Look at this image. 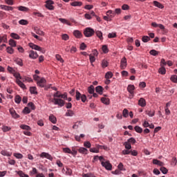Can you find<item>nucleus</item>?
Returning a JSON list of instances; mask_svg holds the SVG:
<instances>
[{
	"label": "nucleus",
	"instance_id": "nucleus-24",
	"mask_svg": "<svg viewBox=\"0 0 177 177\" xmlns=\"http://www.w3.org/2000/svg\"><path fill=\"white\" fill-rule=\"evenodd\" d=\"M59 21H61V23H63V24H67V26H71V23L66 19L59 18Z\"/></svg>",
	"mask_w": 177,
	"mask_h": 177
},
{
	"label": "nucleus",
	"instance_id": "nucleus-57",
	"mask_svg": "<svg viewBox=\"0 0 177 177\" xmlns=\"http://www.w3.org/2000/svg\"><path fill=\"white\" fill-rule=\"evenodd\" d=\"M149 53L150 55H152V56H157V55H158V51L156 50H151Z\"/></svg>",
	"mask_w": 177,
	"mask_h": 177
},
{
	"label": "nucleus",
	"instance_id": "nucleus-53",
	"mask_svg": "<svg viewBox=\"0 0 177 177\" xmlns=\"http://www.w3.org/2000/svg\"><path fill=\"white\" fill-rule=\"evenodd\" d=\"M31 35H32V37H34V38H35L38 41H42V39L39 36L35 35V33H34L32 32H31Z\"/></svg>",
	"mask_w": 177,
	"mask_h": 177
},
{
	"label": "nucleus",
	"instance_id": "nucleus-58",
	"mask_svg": "<svg viewBox=\"0 0 177 177\" xmlns=\"http://www.w3.org/2000/svg\"><path fill=\"white\" fill-rule=\"evenodd\" d=\"M14 157H16V158H18V159H21V158H23V154L15 153Z\"/></svg>",
	"mask_w": 177,
	"mask_h": 177
},
{
	"label": "nucleus",
	"instance_id": "nucleus-46",
	"mask_svg": "<svg viewBox=\"0 0 177 177\" xmlns=\"http://www.w3.org/2000/svg\"><path fill=\"white\" fill-rule=\"evenodd\" d=\"M10 37L14 39H20V36H19V35H17V33H11Z\"/></svg>",
	"mask_w": 177,
	"mask_h": 177
},
{
	"label": "nucleus",
	"instance_id": "nucleus-9",
	"mask_svg": "<svg viewBox=\"0 0 177 177\" xmlns=\"http://www.w3.org/2000/svg\"><path fill=\"white\" fill-rule=\"evenodd\" d=\"M38 86H40V88H44L45 85H46V80L45 78L42 77L37 82Z\"/></svg>",
	"mask_w": 177,
	"mask_h": 177
},
{
	"label": "nucleus",
	"instance_id": "nucleus-55",
	"mask_svg": "<svg viewBox=\"0 0 177 177\" xmlns=\"http://www.w3.org/2000/svg\"><path fill=\"white\" fill-rule=\"evenodd\" d=\"M89 60L91 63H94V62L96 60V58H95V56H93L92 54L89 55Z\"/></svg>",
	"mask_w": 177,
	"mask_h": 177
},
{
	"label": "nucleus",
	"instance_id": "nucleus-8",
	"mask_svg": "<svg viewBox=\"0 0 177 177\" xmlns=\"http://www.w3.org/2000/svg\"><path fill=\"white\" fill-rule=\"evenodd\" d=\"M40 157L41 158H47L48 160H50V161H52V160H53V157H52V156L46 152H43L40 154Z\"/></svg>",
	"mask_w": 177,
	"mask_h": 177
},
{
	"label": "nucleus",
	"instance_id": "nucleus-26",
	"mask_svg": "<svg viewBox=\"0 0 177 177\" xmlns=\"http://www.w3.org/2000/svg\"><path fill=\"white\" fill-rule=\"evenodd\" d=\"M101 102H102V103H103L104 104H106V105L110 104V100H109V98L102 97V98H101Z\"/></svg>",
	"mask_w": 177,
	"mask_h": 177
},
{
	"label": "nucleus",
	"instance_id": "nucleus-38",
	"mask_svg": "<svg viewBox=\"0 0 177 177\" xmlns=\"http://www.w3.org/2000/svg\"><path fill=\"white\" fill-rule=\"evenodd\" d=\"M107 16H111V17H114L115 16V12L111 10H109L106 12Z\"/></svg>",
	"mask_w": 177,
	"mask_h": 177
},
{
	"label": "nucleus",
	"instance_id": "nucleus-19",
	"mask_svg": "<svg viewBox=\"0 0 177 177\" xmlns=\"http://www.w3.org/2000/svg\"><path fill=\"white\" fill-rule=\"evenodd\" d=\"M14 62L18 64V66H20L21 67H23V60L20 58H14Z\"/></svg>",
	"mask_w": 177,
	"mask_h": 177
},
{
	"label": "nucleus",
	"instance_id": "nucleus-29",
	"mask_svg": "<svg viewBox=\"0 0 177 177\" xmlns=\"http://www.w3.org/2000/svg\"><path fill=\"white\" fill-rule=\"evenodd\" d=\"M71 6H82V2L81 1H74L71 3Z\"/></svg>",
	"mask_w": 177,
	"mask_h": 177
},
{
	"label": "nucleus",
	"instance_id": "nucleus-37",
	"mask_svg": "<svg viewBox=\"0 0 177 177\" xmlns=\"http://www.w3.org/2000/svg\"><path fill=\"white\" fill-rule=\"evenodd\" d=\"M15 102L17 104H20V102H21V97H20V95H16L15 98Z\"/></svg>",
	"mask_w": 177,
	"mask_h": 177
},
{
	"label": "nucleus",
	"instance_id": "nucleus-1",
	"mask_svg": "<svg viewBox=\"0 0 177 177\" xmlns=\"http://www.w3.org/2000/svg\"><path fill=\"white\" fill-rule=\"evenodd\" d=\"M53 102V104H55V106H59V107H63V106L66 104V102L62 100V98H54Z\"/></svg>",
	"mask_w": 177,
	"mask_h": 177
},
{
	"label": "nucleus",
	"instance_id": "nucleus-5",
	"mask_svg": "<svg viewBox=\"0 0 177 177\" xmlns=\"http://www.w3.org/2000/svg\"><path fill=\"white\" fill-rule=\"evenodd\" d=\"M101 164L102 167H104L105 169H107V171H111L113 165H111L110 162H102Z\"/></svg>",
	"mask_w": 177,
	"mask_h": 177
},
{
	"label": "nucleus",
	"instance_id": "nucleus-43",
	"mask_svg": "<svg viewBox=\"0 0 177 177\" xmlns=\"http://www.w3.org/2000/svg\"><path fill=\"white\" fill-rule=\"evenodd\" d=\"M170 80L172 82H174V84H177V75H171V77H170Z\"/></svg>",
	"mask_w": 177,
	"mask_h": 177
},
{
	"label": "nucleus",
	"instance_id": "nucleus-11",
	"mask_svg": "<svg viewBox=\"0 0 177 177\" xmlns=\"http://www.w3.org/2000/svg\"><path fill=\"white\" fill-rule=\"evenodd\" d=\"M125 67H127V58L123 57L120 62V68L122 70H125Z\"/></svg>",
	"mask_w": 177,
	"mask_h": 177
},
{
	"label": "nucleus",
	"instance_id": "nucleus-17",
	"mask_svg": "<svg viewBox=\"0 0 177 177\" xmlns=\"http://www.w3.org/2000/svg\"><path fill=\"white\" fill-rule=\"evenodd\" d=\"M145 114H147V115H149V117H154L155 114H156V111L154 110H147L145 111Z\"/></svg>",
	"mask_w": 177,
	"mask_h": 177
},
{
	"label": "nucleus",
	"instance_id": "nucleus-59",
	"mask_svg": "<svg viewBox=\"0 0 177 177\" xmlns=\"http://www.w3.org/2000/svg\"><path fill=\"white\" fill-rule=\"evenodd\" d=\"M160 171L162 172L165 175L168 174V169L164 167H160Z\"/></svg>",
	"mask_w": 177,
	"mask_h": 177
},
{
	"label": "nucleus",
	"instance_id": "nucleus-52",
	"mask_svg": "<svg viewBox=\"0 0 177 177\" xmlns=\"http://www.w3.org/2000/svg\"><path fill=\"white\" fill-rule=\"evenodd\" d=\"M127 142L131 145V143L132 144V145H135L136 143V140H135V138H130L128 140H127Z\"/></svg>",
	"mask_w": 177,
	"mask_h": 177
},
{
	"label": "nucleus",
	"instance_id": "nucleus-48",
	"mask_svg": "<svg viewBox=\"0 0 177 177\" xmlns=\"http://www.w3.org/2000/svg\"><path fill=\"white\" fill-rule=\"evenodd\" d=\"M13 75L15 78H17V80H23V77H21V76L20 75V73H14Z\"/></svg>",
	"mask_w": 177,
	"mask_h": 177
},
{
	"label": "nucleus",
	"instance_id": "nucleus-50",
	"mask_svg": "<svg viewBox=\"0 0 177 177\" xmlns=\"http://www.w3.org/2000/svg\"><path fill=\"white\" fill-rule=\"evenodd\" d=\"M21 80H22L23 82H26V81H27L28 82H32V79L30 77H25Z\"/></svg>",
	"mask_w": 177,
	"mask_h": 177
},
{
	"label": "nucleus",
	"instance_id": "nucleus-23",
	"mask_svg": "<svg viewBox=\"0 0 177 177\" xmlns=\"http://www.w3.org/2000/svg\"><path fill=\"white\" fill-rule=\"evenodd\" d=\"M153 5H154V6H156V8H159V9H164V6H162V4H161V3H160L157 1H153Z\"/></svg>",
	"mask_w": 177,
	"mask_h": 177
},
{
	"label": "nucleus",
	"instance_id": "nucleus-36",
	"mask_svg": "<svg viewBox=\"0 0 177 177\" xmlns=\"http://www.w3.org/2000/svg\"><path fill=\"white\" fill-rule=\"evenodd\" d=\"M95 34L100 39H103V33L102 32V31L97 30L95 32Z\"/></svg>",
	"mask_w": 177,
	"mask_h": 177
},
{
	"label": "nucleus",
	"instance_id": "nucleus-45",
	"mask_svg": "<svg viewBox=\"0 0 177 177\" xmlns=\"http://www.w3.org/2000/svg\"><path fill=\"white\" fill-rule=\"evenodd\" d=\"M8 43L10 46H12V48L16 47V41L13 40L12 39H10Z\"/></svg>",
	"mask_w": 177,
	"mask_h": 177
},
{
	"label": "nucleus",
	"instance_id": "nucleus-22",
	"mask_svg": "<svg viewBox=\"0 0 177 177\" xmlns=\"http://www.w3.org/2000/svg\"><path fill=\"white\" fill-rule=\"evenodd\" d=\"M77 151L81 154H88V149L84 147H80L79 149H77Z\"/></svg>",
	"mask_w": 177,
	"mask_h": 177
},
{
	"label": "nucleus",
	"instance_id": "nucleus-47",
	"mask_svg": "<svg viewBox=\"0 0 177 177\" xmlns=\"http://www.w3.org/2000/svg\"><path fill=\"white\" fill-rule=\"evenodd\" d=\"M66 117H73L74 115V112L71 110H68L66 113Z\"/></svg>",
	"mask_w": 177,
	"mask_h": 177
},
{
	"label": "nucleus",
	"instance_id": "nucleus-60",
	"mask_svg": "<svg viewBox=\"0 0 177 177\" xmlns=\"http://www.w3.org/2000/svg\"><path fill=\"white\" fill-rule=\"evenodd\" d=\"M62 94H60V91H57L56 93H54L53 97L54 98H60V96Z\"/></svg>",
	"mask_w": 177,
	"mask_h": 177
},
{
	"label": "nucleus",
	"instance_id": "nucleus-64",
	"mask_svg": "<svg viewBox=\"0 0 177 177\" xmlns=\"http://www.w3.org/2000/svg\"><path fill=\"white\" fill-rule=\"evenodd\" d=\"M176 164H177L176 158H173L171 159V165H174V167H175V165H176Z\"/></svg>",
	"mask_w": 177,
	"mask_h": 177
},
{
	"label": "nucleus",
	"instance_id": "nucleus-61",
	"mask_svg": "<svg viewBox=\"0 0 177 177\" xmlns=\"http://www.w3.org/2000/svg\"><path fill=\"white\" fill-rule=\"evenodd\" d=\"M62 39H64V41H68L70 37H68V35L67 34H64L62 35Z\"/></svg>",
	"mask_w": 177,
	"mask_h": 177
},
{
	"label": "nucleus",
	"instance_id": "nucleus-31",
	"mask_svg": "<svg viewBox=\"0 0 177 177\" xmlns=\"http://www.w3.org/2000/svg\"><path fill=\"white\" fill-rule=\"evenodd\" d=\"M122 115L124 118H127L128 115H129V111H128L127 109H124L122 111Z\"/></svg>",
	"mask_w": 177,
	"mask_h": 177
},
{
	"label": "nucleus",
	"instance_id": "nucleus-20",
	"mask_svg": "<svg viewBox=\"0 0 177 177\" xmlns=\"http://www.w3.org/2000/svg\"><path fill=\"white\" fill-rule=\"evenodd\" d=\"M49 120L53 124H56V122H57V119L53 114L50 115Z\"/></svg>",
	"mask_w": 177,
	"mask_h": 177
},
{
	"label": "nucleus",
	"instance_id": "nucleus-40",
	"mask_svg": "<svg viewBox=\"0 0 177 177\" xmlns=\"http://www.w3.org/2000/svg\"><path fill=\"white\" fill-rule=\"evenodd\" d=\"M7 53H9L10 55H13L15 53V50L12 47H8L6 48Z\"/></svg>",
	"mask_w": 177,
	"mask_h": 177
},
{
	"label": "nucleus",
	"instance_id": "nucleus-32",
	"mask_svg": "<svg viewBox=\"0 0 177 177\" xmlns=\"http://www.w3.org/2000/svg\"><path fill=\"white\" fill-rule=\"evenodd\" d=\"M88 92L90 93V95H92L95 92V86H93V85H91L88 88Z\"/></svg>",
	"mask_w": 177,
	"mask_h": 177
},
{
	"label": "nucleus",
	"instance_id": "nucleus-56",
	"mask_svg": "<svg viewBox=\"0 0 177 177\" xmlns=\"http://www.w3.org/2000/svg\"><path fill=\"white\" fill-rule=\"evenodd\" d=\"M63 151L64 153H67L68 154H71V153H73L70 148H63Z\"/></svg>",
	"mask_w": 177,
	"mask_h": 177
},
{
	"label": "nucleus",
	"instance_id": "nucleus-6",
	"mask_svg": "<svg viewBox=\"0 0 177 177\" xmlns=\"http://www.w3.org/2000/svg\"><path fill=\"white\" fill-rule=\"evenodd\" d=\"M53 1L52 0H48L46 1V8L48 9L49 10H53L55 9V7H53Z\"/></svg>",
	"mask_w": 177,
	"mask_h": 177
},
{
	"label": "nucleus",
	"instance_id": "nucleus-10",
	"mask_svg": "<svg viewBox=\"0 0 177 177\" xmlns=\"http://www.w3.org/2000/svg\"><path fill=\"white\" fill-rule=\"evenodd\" d=\"M38 53L36 51L30 50L29 51V57L30 59H37L38 57Z\"/></svg>",
	"mask_w": 177,
	"mask_h": 177
},
{
	"label": "nucleus",
	"instance_id": "nucleus-62",
	"mask_svg": "<svg viewBox=\"0 0 177 177\" xmlns=\"http://www.w3.org/2000/svg\"><path fill=\"white\" fill-rule=\"evenodd\" d=\"M117 37V34L116 33H109L108 35V38H115Z\"/></svg>",
	"mask_w": 177,
	"mask_h": 177
},
{
	"label": "nucleus",
	"instance_id": "nucleus-12",
	"mask_svg": "<svg viewBox=\"0 0 177 177\" xmlns=\"http://www.w3.org/2000/svg\"><path fill=\"white\" fill-rule=\"evenodd\" d=\"M73 35L75 37V38H82V32L81 31L76 30L73 31Z\"/></svg>",
	"mask_w": 177,
	"mask_h": 177
},
{
	"label": "nucleus",
	"instance_id": "nucleus-33",
	"mask_svg": "<svg viewBox=\"0 0 177 177\" xmlns=\"http://www.w3.org/2000/svg\"><path fill=\"white\" fill-rule=\"evenodd\" d=\"M17 174L20 177H30L28 175L24 174V172H23V171H17Z\"/></svg>",
	"mask_w": 177,
	"mask_h": 177
},
{
	"label": "nucleus",
	"instance_id": "nucleus-27",
	"mask_svg": "<svg viewBox=\"0 0 177 177\" xmlns=\"http://www.w3.org/2000/svg\"><path fill=\"white\" fill-rule=\"evenodd\" d=\"M30 93H32L33 95H38V92L37 91V87H35V86L30 87Z\"/></svg>",
	"mask_w": 177,
	"mask_h": 177
},
{
	"label": "nucleus",
	"instance_id": "nucleus-51",
	"mask_svg": "<svg viewBox=\"0 0 177 177\" xmlns=\"http://www.w3.org/2000/svg\"><path fill=\"white\" fill-rule=\"evenodd\" d=\"M18 10H20L21 12H27L28 10V8L24 7V6H19L17 7Z\"/></svg>",
	"mask_w": 177,
	"mask_h": 177
},
{
	"label": "nucleus",
	"instance_id": "nucleus-15",
	"mask_svg": "<svg viewBox=\"0 0 177 177\" xmlns=\"http://www.w3.org/2000/svg\"><path fill=\"white\" fill-rule=\"evenodd\" d=\"M34 31L37 34V35H41V37H44L45 35V32L39 29L38 28L35 27Z\"/></svg>",
	"mask_w": 177,
	"mask_h": 177
},
{
	"label": "nucleus",
	"instance_id": "nucleus-28",
	"mask_svg": "<svg viewBox=\"0 0 177 177\" xmlns=\"http://www.w3.org/2000/svg\"><path fill=\"white\" fill-rule=\"evenodd\" d=\"M124 146L127 150H131L132 149V146L128 141L124 143Z\"/></svg>",
	"mask_w": 177,
	"mask_h": 177
},
{
	"label": "nucleus",
	"instance_id": "nucleus-2",
	"mask_svg": "<svg viewBox=\"0 0 177 177\" xmlns=\"http://www.w3.org/2000/svg\"><path fill=\"white\" fill-rule=\"evenodd\" d=\"M94 34H95V30H93V29L91 28H86L84 30V35L87 38L92 37V35H93Z\"/></svg>",
	"mask_w": 177,
	"mask_h": 177
},
{
	"label": "nucleus",
	"instance_id": "nucleus-30",
	"mask_svg": "<svg viewBox=\"0 0 177 177\" xmlns=\"http://www.w3.org/2000/svg\"><path fill=\"white\" fill-rule=\"evenodd\" d=\"M134 130L136 131V132H137L138 133H142L143 132V129H142V127H139V126H136L134 127Z\"/></svg>",
	"mask_w": 177,
	"mask_h": 177
},
{
	"label": "nucleus",
	"instance_id": "nucleus-49",
	"mask_svg": "<svg viewBox=\"0 0 177 177\" xmlns=\"http://www.w3.org/2000/svg\"><path fill=\"white\" fill-rule=\"evenodd\" d=\"M37 174H38V171L35 167H33L32 170L30 171V175H37Z\"/></svg>",
	"mask_w": 177,
	"mask_h": 177
},
{
	"label": "nucleus",
	"instance_id": "nucleus-44",
	"mask_svg": "<svg viewBox=\"0 0 177 177\" xmlns=\"http://www.w3.org/2000/svg\"><path fill=\"white\" fill-rule=\"evenodd\" d=\"M109 66V62L106 59H103L102 62V68H106Z\"/></svg>",
	"mask_w": 177,
	"mask_h": 177
},
{
	"label": "nucleus",
	"instance_id": "nucleus-18",
	"mask_svg": "<svg viewBox=\"0 0 177 177\" xmlns=\"http://www.w3.org/2000/svg\"><path fill=\"white\" fill-rule=\"evenodd\" d=\"M16 82L17 84V85H19V86H20V88H21L22 89H26V84L23 83V82H21L20 80L17 79L16 80Z\"/></svg>",
	"mask_w": 177,
	"mask_h": 177
},
{
	"label": "nucleus",
	"instance_id": "nucleus-54",
	"mask_svg": "<svg viewBox=\"0 0 177 177\" xmlns=\"http://www.w3.org/2000/svg\"><path fill=\"white\" fill-rule=\"evenodd\" d=\"M150 37L149 36H143L142 38V42H149Z\"/></svg>",
	"mask_w": 177,
	"mask_h": 177
},
{
	"label": "nucleus",
	"instance_id": "nucleus-63",
	"mask_svg": "<svg viewBox=\"0 0 177 177\" xmlns=\"http://www.w3.org/2000/svg\"><path fill=\"white\" fill-rule=\"evenodd\" d=\"M122 10H129V6H128L127 4H124L123 6H122Z\"/></svg>",
	"mask_w": 177,
	"mask_h": 177
},
{
	"label": "nucleus",
	"instance_id": "nucleus-34",
	"mask_svg": "<svg viewBox=\"0 0 177 177\" xmlns=\"http://www.w3.org/2000/svg\"><path fill=\"white\" fill-rule=\"evenodd\" d=\"M66 171L65 175L71 176L73 175V170L68 167H66Z\"/></svg>",
	"mask_w": 177,
	"mask_h": 177
},
{
	"label": "nucleus",
	"instance_id": "nucleus-4",
	"mask_svg": "<svg viewBox=\"0 0 177 177\" xmlns=\"http://www.w3.org/2000/svg\"><path fill=\"white\" fill-rule=\"evenodd\" d=\"M29 46L32 49H35V50H39V52H41V53H45V50L42 49V48H41L37 44H34L33 43H30Z\"/></svg>",
	"mask_w": 177,
	"mask_h": 177
},
{
	"label": "nucleus",
	"instance_id": "nucleus-25",
	"mask_svg": "<svg viewBox=\"0 0 177 177\" xmlns=\"http://www.w3.org/2000/svg\"><path fill=\"white\" fill-rule=\"evenodd\" d=\"M20 128L21 129H24V131H31V127H30V126L28 125L21 124L20 125Z\"/></svg>",
	"mask_w": 177,
	"mask_h": 177
},
{
	"label": "nucleus",
	"instance_id": "nucleus-41",
	"mask_svg": "<svg viewBox=\"0 0 177 177\" xmlns=\"http://www.w3.org/2000/svg\"><path fill=\"white\" fill-rule=\"evenodd\" d=\"M113 77V73L112 72H107L106 74H105V78L106 80H110V78H112Z\"/></svg>",
	"mask_w": 177,
	"mask_h": 177
},
{
	"label": "nucleus",
	"instance_id": "nucleus-13",
	"mask_svg": "<svg viewBox=\"0 0 177 177\" xmlns=\"http://www.w3.org/2000/svg\"><path fill=\"white\" fill-rule=\"evenodd\" d=\"M138 106H140V107H146V100L143 97L140 98L138 100Z\"/></svg>",
	"mask_w": 177,
	"mask_h": 177
},
{
	"label": "nucleus",
	"instance_id": "nucleus-3",
	"mask_svg": "<svg viewBox=\"0 0 177 177\" xmlns=\"http://www.w3.org/2000/svg\"><path fill=\"white\" fill-rule=\"evenodd\" d=\"M76 100H82L83 103H85L86 102V95H81V93L80 91H76V95H75Z\"/></svg>",
	"mask_w": 177,
	"mask_h": 177
},
{
	"label": "nucleus",
	"instance_id": "nucleus-21",
	"mask_svg": "<svg viewBox=\"0 0 177 177\" xmlns=\"http://www.w3.org/2000/svg\"><path fill=\"white\" fill-rule=\"evenodd\" d=\"M103 90L104 88L102 87V86H97L95 88V91L99 93V95H102L103 94Z\"/></svg>",
	"mask_w": 177,
	"mask_h": 177
},
{
	"label": "nucleus",
	"instance_id": "nucleus-39",
	"mask_svg": "<svg viewBox=\"0 0 177 177\" xmlns=\"http://www.w3.org/2000/svg\"><path fill=\"white\" fill-rule=\"evenodd\" d=\"M19 24L21 26H27V24H28V21L26 19H21L19 21Z\"/></svg>",
	"mask_w": 177,
	"mask_h": 177
},
{
	"label": "nucleus",
	"instance_id": "nucleus-16",
	"mask_svg": "<svg viewBox=\"0 0 177 177\" xmlns=\"http://www.w3.org/2000/svg\"><path fill=\"white\" fill-rule=\"evenodd\" d=\"M127 91L131 95H133V91H135V86L129 84L127 87Z\"/></svg>",
	"mask_w": 177,
	"mask_h": 177
},
{
	"label": "nucleus",
	"instance_id": "nucleus-42",
	"mask_svg": "<svg viewBox=\"0 0 177 177\" xmlns=\"http://www.w3.org/2000/svg\"><path fill=\"white\" fill-rule=\"evenodd\" d=\"M1 154H2V156H6L7 157L12 156V153L3 150L1 151Z\"/></svg>",
	"mask_w": 177,
	"mask_h": 177
},
{
	"label": "nucleus",
	"instance_id": "nucleus-14",
	"mask_svg": "<svg viewBox=\"0 0 177 177\" xmlns=\"http://www.w3.org/2000/svg\"><path fill=\"white\" fill-rule=\"evenodd\" d=\"M0 8L3 10H13L14 8L12 6H5V5H0Z\"/></svg>",
	"mask_w": 177,
	"mask_h": 177
},
{
	"label": "nucleus",
	"instance_id": "nucleus-35",
	"mask_svg": "<svg viewBox=\"0 0 177 177\" xmlns=\"http://www.w3.org/2000/svg\"><path fill=\"white\" fill-rule=\"evenodd\" d=\"M158 73L160 74H162V75H164V74H165V73H167V71L165 70V68L162 66L161 68H159Z\"/></svg>",
	"mask_w": 177,
	"mask_h": 177
},
{
	"label": "nucleus",
	"instance_id": "nucleus-7",
	"mask_svg": "<svg viewBox=\"0 0 177 177\" xmlns=\"http://www.w3.org/2000/svg\"><path fill=\"white\" fill-rule=\"evenodd\" d=\"M9 111L10 115L15 120H17V118H20V116L19 115V114H17V113H16L15 109L10 108Z\"/></svg>",
	"mask_w": 177,
	"mask_h": 177
}]
</instances>
